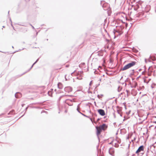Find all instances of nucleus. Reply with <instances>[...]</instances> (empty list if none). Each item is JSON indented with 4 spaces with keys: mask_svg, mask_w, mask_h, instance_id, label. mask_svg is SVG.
I'll use <instances>...</instances> for the list:
<instances>
[{
    "mask_svg": "<svg viewBox=\"0 0 156 156\" xmlns=\"http://www.w3.org/2000/svg\"><path fill=\"white\" fill-rule=\"evenodd\" d=\"M144 150V146L143 145H141L139 147L137 150L136 152V153L138 154L141 151H143Z\"/></svg>",
    "mask_w": 156,
    "mask_h": 156,
    "instance_id": "f257e3e1",
    "label": "nucleus"
},
{
    "mask_svg": "<svg viewBox=\"0 0 156 156\" xmlns=\"http://www.w3.org/2000/svg\"><path fill=\"white\" fill-rule=\"evenodd\" d=\"M140 6H141V5L140 4L139 5L138 4H136V5L134 6V9L135 11H139L140 8Z\"/></svg>",
    "mask_w": 156,
    "mask_h": 156,
    "instance_id": "f03ea898",
    "label": "nucleus"
},
{
    "mask_svg": "<svg viewBox=\"0 0 156 156\" xmlns=\"http://www.w3.org/2000/svg\"><path fill=\"white\" fill-rule=\"evenodd\" d=\"M98 112L99 114L101 116H104L105 114V112L103 109H99L98 110Z\"/></svg>",
    "mask_w": 156,
    "mask_h": 156,
    "instance_id": "7ed1b4c3",
    "label": "nucleus"
},
{
    "mask_svg": "<svg viewBox=\"0 0 156 156\" xmlns=\"http://www.w3.org/2000/svg\"><path fill=\"white\" fill-rule=\"evenodd\" d=\"M64 90L65 92L69 93L72 91V88L70 87H65Z\"/></svg>",
    "mask_w": 156,
    "mask_h": 156,
    "instance_id": "20e7f679",
    "label": "nucleus"
},
{
    "mask_svg": "<svg viewBox=\"0 0 156 156\" xmlns=\"http://www.w3.org/2000/svg\"><path fill=\"white\" fill-rule=\"evenodd\" d=\"M97 130V134L98 136V135L101 133L102 130L101 129V128L99 127L96 126V127Z\"/></svg>",
    "mask_w": 156,
    "mask_h": 156,
    "instance_id": "39448f33",
    "label": "nucleus"
},
{
    "mask_svg": "<svg viewBox=\"0 0 156 156\" xmlns=\"http://www.w3.org/2000/svg\"><path fill=\"white\" fill-rule=\"evenodd\" d=\"M113 32L114 33L115 35V34L116 33H118V35H117V36L120 35L123 33V32L122 31H119L118 30H115V29H114L113 31Z\"/></svg>",
    "mask_w": 156,
    "mask_h": 156,
    "instance_id": "423d86ee",
    "label": "nucleus"
},
{
    "mask_svg": "<svg viewBox=\"0 0 156 156\" xmlns=\"http://www.w3.org/2000/svg\"><path fill=\"white\" fill-rule=\"evenodd\" d=\"M99 127H100L101 128V129L102 130H104L107 128V126L104 123L102 125L99 126Z\"/></svg>",
    "mask_w": 156,
    "mask_h": 156,
    "instance_id": "0eeeda50",
    "label": "nucleus"
},
{
    "mask_svg": "<svg viewBox=\"0 0 156 156\" xmlns=\"http://www.w3.org/2000/svg\"><path fill=\"white\" fill-rule=\"evenodd\" d=\"M136 63V62L135 61H131V62L128 63V64L129 65V67L130 68L135 65Z\"/></svg>",
    "mask_w": 156,
    "mask_h": 156,
    "instance_id": "6e6552de",
    "label": "nucleus"
},
{
    "mask_svg": "<svg viewBox=\"0 0 156 156\" xmlns=\"http://www.w3.org/2000/svg\"><path fill=\"white\" fill-rule=\"evenodd\" d=\"M129 68L130 67H129V65L128 64L127 65H126L123 68H122L121 70L122 71L125 70Z\"/></svg>",
    "mask_w": 156,
    "mask_h": 156,
    "instance_id": "1a4fd4ad",
    "label": "nucleus"
},
{
    "mask_svg": "<svg viewBox=\"0 0 156 156\" xmlns=\"http://www.w3.org/2000/svg\"><path fill=\"white\" fill-rule=\"evenodd\" d=\"M15 97L16 98H20L21 97V94L19 92H17L15 94Z\"/></svg>",
    "mask_w": 156,
    "mask_h": 156,
    "instance_id": "9d476101",
    "label": "nucleus"
},
{
    "mask_svg": "<svg viewBox=\"0 0 156 156\" xmlns=\"http://www.w3.org/2000/svg\"><path fill=\"white\" fill-rule=\"evenodd\" d=\"M113 151H114L113 148H110L109 149V152L110 154L112 155L113 153Z\"/></svg>",
    "mask_w": 156,
    "mask_h": 156,
    "instance_id": "9b49d317",
    "label": "nucleus"
},
{
    "mask_svg": "<svg viewBox=\"0 0 156 156\" xmlns=\"http://www.w3.org/2000/svg\"><path fill=\"white\" fill-rule=\"evenodd\" d=\"M58 86L60 89H62V85L61 83H58Z\"/></svg>",
    "mask_w": 156,
    "mask_h": 156,
    "instance_id": "f8f14e48",
    "label": "nucleus"
},
{
    "mask_svg": "<svg viewBox=\"0 0 156 156\" xmlns=\"http://www.w3.org/2000/svg\"><path fill=\"white\" fill-rule=\"evenodd\" d=\"M122 89V87L121 86H119L118 88V91L119 92H120Z\"/></svg>",
    "mask_w": 156,
    "mask_h": 156,
    "instance_id": "ddd939ff",
    "label": "nucleus"
},
{
    "mask_svg": "<svg viewBox=\"0 0 156 156\" xmlns=\"http://www.w3.org/2000/svg\"><path fill=\"white\" fill-rule=\"evenodd\" d=\"M80 104H79L78 105H77V108L76 109L77 111L79 113H80V114H81V112L79 110V108H80Z\"/></svg>",
    "mask_w": 156,
    "mask_h": 156,
    "instance_id": "4468645a",
    "label": "nucleus"
},
{
    "mask_svg": "<svg viewBox=\"0 0 156 156\" xmlns=\"http://www.w3.org/2000/svg\"><path fill=\"white\" fill-rule=\"evenodd\" d=\"M72 96V95H62V96H61L59 98V100H61V98L63 96Z\"/></svg>",
    "mask_w": 156,
    "mask_h": 156,
    "instance_id": "2eb2a0df",
    "label": "nucleus"
},
{
    "mask_svg": "<svg viewBox=\"0 0 156 156\" xmlns=\"http://www.w3.org/2000/svg\"><path fill=\"white\" fill-rule=\"evenodd\" d=\"M98 55L99 56H102L103 54L102 52H100L98 54Z\"/></svg>",
    "mask_w": 156,
    "mask_h": 156,
    "instance_id": "dca6fc26",
    "label": "nucleus"
},
{
    "mask_svg": "<svg viewBox=\"0 0 156 156\" xmlns=\"http://www.w3.org/2000/svg\"><path fill=\"white\" fill-rule=\"evenodd\" d=\"M39 58H38L37 60L33 64V65H34L35 64H36L37 62L39 60Z\"/></svg>",
    "mask_w": 156,
    "mask_h": 156,
    "instance_id": "f3484780",
    "label": "nucleus"
},
{
    "mask_svg": "<svg viewBox=\"0 0 156 156\" xmlns=\"http://www.w3.org/2000/svg\"><path fill=\"white\" fill-rule=\"evenodd\" d=\"M81 114H82V115H83L84 116H85V117H88L86 115H85V114L81 113Z\"/></svg>",
    "mask_w": 156,
    "mask_h": 156,
    "instance_id": "a211bd4d",
    "label": "nucleus"
},
{
    "mask_svg": "<svg viewBox=\"0 0 156 156\" xmlns=\"http://www.w3.org/2000/svg\"><path fill=\"white\" fill-rule=\"evenodd\" d=\"M119 145L118 144H115V147H118Z\"/></svg>",
    "mask_w": 156,
    "mask_h": 156,
    "instance_id": "6ab92c4d",
    "label": "nucleus"
},
{
    "mask_svg": "<svg viewBox=\"0 0 156 156\" xmlns=\"http://www.w3.org/2000/svg\"><path fill=\"white\" fill-rule=\"evenodd\" d=\"M132 71H133L132 73H131V75H133L134 73V69H133L132 70Z\"/></svg>",
    "mask_w": 156,
    "mask_h": 156,
    "instance_id": "aec40b11",
    "label": "nucleus"
},
{
    "mask_svg": "<svg viewBox=\"0 0 156 156\" xmlns=\"http://www.w3.org/2000/svg\"><path fill=\"white\" fill-rule=\"evenodd\" d=\"M137 83L136 82H135V87H134L135 88L136 87V86H137Z\"/></svg>",
    "mask_w": 156,
    "mask_h": 156,
    "instance_id": "412c9836",
    "label": "nucleus"
},
{
    "mask_svg": "<svg viewBox=\"0 0 156 156\" xmlns=\"http://www.w3.org/2000/svg\"><path fill=\"white\" fill-rule=\"evenodd\" d=\"M92 80H91L90 83V84H89V85L90 86L92 84Z\"/></svg>",
    "mask_w": 156,
    "mask_h": 156,
    "instance_id": "4be33fe9",
    "label": "nucleus"
},
{
    "mask_svg": "<svg viewBox=\"0 0 156 156\" xmlns=\"http://www.w3.org/2000/svg\"><path fill=\"white\" fill-rule=\"evenodd\" d=\"M30 25L31 26L32 28L34 29H35L34 27V26H33L31 24H30Z\"/></svg>",
    "mask_w": 156,
    "mask_h": 156,
    "instance_id": "5701e85b",
    "label": "nucleus"
},
{
    "mask_svg": "<svg viewBox=\"0 0 156 156\" xmlns=\"http://www.w3.org/2000/svg\"><path fill=\"white\" fill-rule=\"evenodd\" d=\"M128 78H127L125 81V82H126L128 81Z\"/></svg>",
    "mask_w": 156,
    "mask_h": 156,
    "instance_id": "b1692460",
    "label": "nucleus"
},
{
    "mask_svg": "<svg viewBox=\"0 0 156 156\" xmlns=\"http://www.w3.org/2000/svg\"><path fill=\"white\" fill-rule=\"evenodd\" d=\"M97 96L99 98H100V97L99 95H98Z\"/></svg>",
    "mask_w": 156,
    "mask_h": 156,
    "instance_id": "393cba45",
    "label": "nucleus"
},
{
    "mask_svg": "<svg viewBox=\"0 0 156 156\" xmlns=\"http://www.w3.org/2000/svg\"><path fill=\"white\" fill-rule=\"evenodd\" d=\"M28 108V106H27V107H26V108H25L26 111V110Z\"/></svg>",
    "mask_w": 156,
    "mask_h": 156,
    "instance_id": "a878e982",
    "label": "nucleus"
},
{
    "mask_svg": "<svg viewBox=\"0 0 156 156\" xmlns=\"http://www.w3.org/2000/svg\"><path fill=\"white\" fill-rule=\"evenodd\" d=\"M117 112L118 113V114H120V112H119V110H118L117 111Z\"/></svg>",
    "mask_w": 156,
    "mask_h": 156,
    "instance_id": "bb28decb",
    "label": "nucleus"
},
{
    "mask_svg": "<svg viewBox=\"0 0 156 156\" xmlns=\"http://www.w3.org/2000/svg\"><path fill=\"white\" fill-rule=\"evenodd\" d=\"M129 136H128L127 137H126V139H129Z\"/></svg>",
    "mask_w": 156,
    "mask_h": 156,
    "instance_id": "cd10ccee",
    "label": "nucleus"
},
{
    "mask_svg": "<svg viewBox=\"0 0 156 156\" xmlns=\"http://www.w3.org/2000/svg\"><path fill=\"white\" fill-rule=\"evenodd\" d=\"M20 50H21L20 49L19 51H20ZM17 52V51H15V52H14L13 53H15V52Z\"/></svg>",
    "mask_w": 156,
    "mask_h": 156,
    "instance_id": "c85d7f7f",
    "label": "nucleus"
},
{
    "mask_svg": "<svg viewBox=\"0 0 156 156\" xmlns=\"http://www.w3.org/2000/svg\"><path fill=\"white\" fill-rule=\"evenodd\" d=\"M100 120V119H99V118H98V119H97V121H98H98Z\"/></svg>",
    "mask_w": 156,
    "mask_h": 156,
    "instance_id": "c756f323",
    "label": "nucleus"
},
{
    "mask_svg": "<svg viewBox=\"0 0 156 156\" xmlns=\"http://www.w3.org/2000/svg\"><path fill=\"white\" fill-rule=\"evenodd\" d=\"M34 65H33V64L32 65V66H31V68H30V69H31L33 67Z\"/></svg>",
    "mask_w": 156,
    "mask_h": 156,
    "instance_id": "7c9ffc66",
    "label": "nucleus"
},
{
    "mask_svg": "<svg viewBox=\"0 0 156 156\" xmlns=\"http://www.w3.org/2000/svg\"><path fill=\"white\" fill-rule=\"evenodd\" d=\"M75 71L74 72H73L72 73H71V75H72L75 72Z\"/></svg>",
    "mask_w": 156,
    "mask_h": 156,
    "instance_id": "2f4dec72",
    "label": "nucleus"
},
{
    "mask_svg": "<svg viewBox=\"0 0 156 156\" xmlns=\"http://www.w3.org/2000/svg\"><path fill=\"white\" fill-rule=\"evenodd\" d=\"M141 70V69H140L139 70V71L140 72Z\"/></svg>",
    "mask_w": 156,
    "mask_h": 156,
    "instance_id": "473e14b6",
    "label": "nucleus"
},
{
    "mask_svg": "<svg viewBox=\"0 0 156 156\" xmlns=\"http://www.w3.org/2000/svg\"><path fill=\"white\" fill-rule=\"evenodd\" d=\"M144 71L143 72H142V74H144Z\"/></svg>",
    "mask_w": 156,
    "mask_h": 156,
    "instance_id": "72a5a7b5",
    "label": "nucleus"
},
{
    "mask_svg": "<svg viewBox=\"0 0 156 156\" xmlns=\"http://www.w3.org/2000/svg\"><path fill=\"white\" fill-rule=\"evenodd\" d=\"M49 93H49V92H48V95H49V96H50V94H49Z\"/></svg>",
    "mask_w": 156,
    "mask_h": 156,
    "instance_id": "f704fd0d",
    "label": "nucleus"
},
{
    "mask_svg": "<svg viewBox=\"0 0 156 156\" xmlns=\"http://www.w3.org/2000/svg\"><path fill=\"white\" fill-rule=\"evenodd\" d=\"M24 105V104H22V107H23Z\"/></svg>",
    "mask_w": 156,
    "mask_h": 156,
    "instance_id": "c9c22d12",
    "label": "nucleus"
},
{
    "mask_svg": "<svg viewBox=\"0 0 156 156\" xmlns=\"http://www.w3.org/2000/svg\"><path fill=\"white\" fill-rule=\"evenodd\" d=\"M73 100H70V101H73Z\"/></svg>",
    "mask_w": 156,
    "mask_h": 156,
    "instance_id": "e433bc0d",
    "label": "nucleus"
},
{
    "mask_svg": "<svg viewBox=\"0 0 156 156\" xmlns=\"http://www.w3.org/2000/svg\"><path fill=\"white\" fill-rule=\"evenodd\" d=\"M114 118H115V114H114Z\"/></svg>",
    "mask_w": 156,
    "mask_h": 156,
    "instance_id": "4c0bfd02",
    "label": "nucleus"
},
{
    "mask_svg": "<svg viewBox=\"0 0 156 156\" xmlns=\"http://www.w3.org/2000/svg\"><path fill=\"white\" fill-rule=\"evenodd\" d=\"M120 115L121 116H122V114H120Z\"/></svg>",
    "mask_w": 156,
    "mask_h": 156,
    "instance_id": "58836bf2",
    "label": "nucleus"
},
{
    "mask_svg": "<svg viewBox=\"0 0 156 156\" xmlns=\"http://www.w3.org/2000/svg\"><path fill=\"white\" fill-rule=\"evenodd\" d=\"M65 112H67V111L66 110V111H65Z\"/></svg>",
    "mask_w": 156,
    "mask_h": 156,
    "instance_id": "ea45409f",
    "label": "nucleus"
},
{
    "mask_svg": "<svg viewBox=\"0 0 156 156\" xmlns=\"http://www.w3.org/2000/svg\"><path fill=\"white\" fill-rule=\"evenodd\" d=\"M101 96H103V95H102V94H101Z\"/></svg>",
    "mask_w": 156,
    "mask_h": 156,
    "instance_id": "a19ab883",
    "label": "nucleus"
},
{
    "mask_svg": "<svg viewBox=\"0 0 156 156\" xmlns=\"http://www.w3.org/2000/svg\"><path fill=\"white\" fill-rule=\"evenodd\" d=\"M12 48H14V47H13V46H12Z\"/></svg>",
    "mask_w": 156,
    "mask_h": 156,
    "instance_id": "79ce46f5",
    "label": "nucleus"
},
{
    "mask_svg": "<svg viewBox=\"0 0 156 156\" xmlns=\"http://www.w3.org/2000/svg\"><path fill=\"white\" fill-rule=\"evenodd\" d=\"M127 92L128 93V90H126Z\"/></svg>",
    "mask_w": 156,
    "mask_h": 156,
    "instance_id": "37998d69",
    "label": "nucleus"
},
{
    "mask_svg": "<svg viewBox=\"0 0 156 156\" xmlns=\"http://www.w3.org/2000/svg\"><path fill=\"white\" fill-rule=\"evenodd\" d=\"M3 28H4V27H5V26H3Z\"/></svg>",
    "mask_w": 156,
    "mask_h": 156,
    "instance_id": "c03bdc74",
    "label": "nucleus"
},
{
    "mask_svg": "<svg viewBox=\"0 0 156 156\" xmlns=\"http://www.w3.org/2000/svg\"><path fill=\"white\" fill-rule=\"evenodd\" d=\"M9 12H8V14H9Z\"/></svg>",
    "mask_w": 156,
    "mask_h": 156,
    "instance_id": "a18cd8bd",
    "label": "nucleus"
},
{
    "mask_svg": "<svg viewBox=\"0 0 156 156\" xmlns=\"http://www.w3.org/2000/svg\"><path fill=\"white\" fill-rule=\"evenodd\" d=\"M46 40H47V41H48V39H46Z\"/></svg>",
    "mask_w": 156,
    "mask_h": 156,
    "instance_id": "49530a36",
    "label": "nucleus"
},
{
    "mask_svg": "<svg viewBox=\"0 0 156 156\" xmlns=\"http://www.w3.org/2000/svg\"><path fill=\"white\" fill-rule=\"evenodd\" d=\"M106 118V116H105V117H104V118Z\"/></svg>",
    "mask_w": 156,
    "mask_h": 156,
    "instance_id": "de8ad7c7",
    "label": "nucleus"
},
{
    "mask_svg": "<svg viewBox=\"0 0 156 156\" xmlns=\"http://www.w3.org/2000/svg\"><path fill=\"white\" fill-rule=\"evenodd\" d=\"M10 20L11 21V19L10 18Z\"/></svg>",
    "mask_w": 156,
    "mask_h": 156,
    "instance_id": "09e8293b",
    "label": "nucleus"
},
{
    "mask_svg": "<svg viewBox=\"0 0 156 156\" xmlns=\"http://www.w3.org/2000/svg\"><path fill=\"white\" fill-rule=\"evenodd\" d=\"M3 53H5V52H2Z\"/></svg>",
    "mask_w": 156,
    "mask_h": 156,
    "instance_id": "8fccbe9b",
    "label": "nucleus"
},
{
    "mask_svg": "<svg viewBox=\"0 0 156 156\" xmlns=\"http://www.w3.org/2000/svg\"><path fill=\"white\" fill-rule=\"evenodd\" d=\"M125 85L126 86V83H125Z\"/></svg>",
    "mask_w": 156,
    "mask_h": 156,
    "instance_id": "3c124183",
    "label": "nucleus"
},
{
    "mask_svg": "<svg viewBox=\"0 0 156 156\" xmlns=\"http://www.w3.org/2000/svg\"><path fill=\"white\" fill-rule=\"evenodd\" d=\"M22 115V116L21 117H22L23 116V115Z\"/></svg>",
    "mask_w": 156,
    "mask_h": 156,
    "instance_id": "603ef678",
    "label": "nucleus"
},
{
    "mask_svg": "<svg viewBox=\"0 0 156 156\" xmlns=\"http://www.w3.org/2000/svg\"><path fill=\"white\" fill-rule=\"evenodd\" d=\"M155 12H156V9L155 10Z\"/></svg>",
    "mask_w": 156,
    "mask_h": 156,
    "instance_id": "864d4df0",
    "label": "nucleus"
},
{
    "mask_svg": "<svg viewBox=\"0 0 156 156\" xmlns=\"http://www.w3.org/2000/svg\"><path fill=\"white\" fill-rule=\"evenodd\" d=\"M0 52H1V51H0Z\"/></svg>",
    "mask_w": 156,
    "mask_h": 156,
    "instance_id": "5fc2aeb1",
    "label": "nucleus"
}]
</instances>
